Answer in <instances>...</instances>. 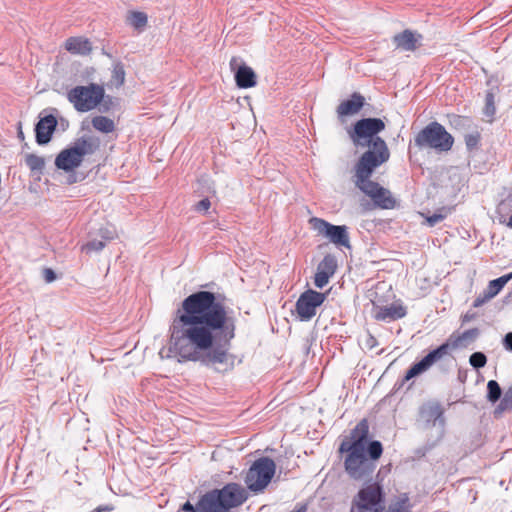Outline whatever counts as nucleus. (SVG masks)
Masks as SVG:
<instances>
[{"label":"nucleus","mask_w":512,"mask_h":512,"mask_svg":"<svg viewBox=\"0 0 512 512\" xmlns=\"http://www.w3.org/2000/svg\"><path fill=\"white\" fill-rule=\"evenodd\" d=\"M224 299L210 291L187 296L176 309L170 326L171 345L184 361H201L232 368L229 353L236 320Z\"/></svg>","instance_id":"obj_1"},{"label":"nucleus","mask_w":512,"mask_h":512,"mask_svg":"<svg viewBox=\"0 0 512 512\" xmlns=\"http://www.w3.org/2000/svg\"><path fill=\"white\" fill-rule=\"evenodd\" d=\"M369 424L367 419L360 420L340 442L338 454L348 477L354 481H363L372 477L376 461L383 454L380 441L369 442Z\"/></svg>","instance_id":"obj_2"},{"label":"nucleus","mask_w":512,"mask_h":512,"mask_svg":"<svg viewBox=\"0 0 512 512\" xmlns=\"http://www.w3.org/2000/svg\"><path fill=\"white\" fill-rule=\"evenodd\" d=\"M376 146L382 148L379 154L374 155L372 151H365L357 161L354 168L355 185L371 199L376 208L392 210L398 205L392 192L370 179L374 170L390 158V151L384 148L382 141L376 142Z\"/></svg>","instance_id":"obj_3"},{"label":"nucleus","mask_w":512,"mask_h":512,"mask_svg":"<svg viewBox=\"0 0 512 512\" xmlns=\"http://www.w3.org/2000/svg\"><path fill=\"white\" fill-rule=\"evenodd\" d=\"M385 127V122L380 118H363L356 121L347 133L355 146H369L367 151H372L376 155L382 151L380 146H376L379 140L382 141L384 148L388 149L386 142L378 136Z\"/></svg>","instance_id":"obj_4"},{"label":"nucleus","mask_w":512,"mask_h":512,"mask_svg":"<svg viewBox=\"0 0 512 512\" xmlns=\"http://www.w3.org/2000/svg\"><path fill=\"white\" fill-rule=\"evenodd\" d=\"M248 498L247 490L238 483H228L221 489L205 493V505L210 512H229L241 506Z\"/></svg>","instance_id":"obj_5"},{"label":"nucleus","mask_w":512,"mask_h":512,"mask_svg":"<svg viewBox=\"0 0 512 512\" xmlns=\"http://www.w3.org/2000/svg\"><path fill=\"white\" fill-rule=\"evenodd\" d=\"M99 148V138H82L73 147L62 150L55 159V165L64 171H73L81 165L84 156L94 154Z\"/></svg>","instance_id":"obj_6"},{"label":"nucleus","mask_w":512,"mask_h":512,"mask_svg":"<svg viewBox=\"0 0 512 512\" xmlns=\"http://www.w3.org/2000/svg\"><path fill=\"white\" fill-rule=\"evenodd\" d=\"M419 148H430L436 152H448L454 144L453 136L440 123L433 121L421 129L414 138Z\"/></svg>","instance_id":"obj_7"},{"label":"nucleus","mask_w":512,"mask_h":512,"mask_svg":"<svg viewBox=\"0 0 512 512\" xmlns=\"http://www.w3.org/2000/svg\"><path fill=\"white\" fill-rule=\"evenodd\" d=\"M105 97L102 85L90 83L78 85L67 92V99L78 112H89L96 109Z\"/></svg>","instance_id":"obj_8"},{"label":"nucleus","mask_w":512,"mask_h":512,"mask_svg":"<svg viewBox=\"0 0 512 512\" xmlns=\"http://www.w3.org/2000/svg\"><path fill=\"white\" fill-rule=\"evenodd\" d=\"M350 512H385V494L379 483L362 487L354 496Z\"/></svg>","instance_id":"obj_9"},{"label":"nucleus","mask_w":512,"mask_h":512,"mask_svg":"<svg viewBox=\"0 0 512 512\" xmlns=\"http://www.w3.org/2000/svg\"><path fill=\"white\" fill-rule=\"evenodd\" d=\"M275 472V462L269 457H261L248 469L244 482L251 492L261 493L269 485Z\"/></svg>","instance_id":"obj_10"},{"label":"nucleus","mask_w":512,"mask_h":512,"mask_svg":"<svg viewBox=\"0 0 512 512\" xmlns=\"http://www.w3.org/2000/svg\"><path fill=\"white\" fill-rule=\"evenodd\" d=\"M309 224L319 236L327 238L335 246L346 248L350 247V238L345 225H333L318 217L310 218Z\"/></svg>","instance_id":"obj_11"},{"label":"nucleus","mask_w":512,"mask_h":512,"mask_svg":"<svg viewBox=\"0 0 512 512\" xmlns=\"http://www.w3.org/2000/svg\"><path fill=\"white\" fill-rule=\"evenodd\" d=\"M326 299L324 293L309 289L303 292L296 302V312L302 321H308L316 314V309Z\"/></svg>","instance_id":"obj_12"},{"label":"nucleus","mask_w":512,"mask_h":512,"mask_svg":"<svg viewBox=\"0 0 512 512\" xmlns=\"http://www.w3.org/2000/svg\"><path fill=\"white\" fill-rule=\"evenodd\" d=\"M449 348V343H443L435 350L429 352L421 361L413 364L407 370L404 380L409 381L410 379L428 370L436 361L440 360L448 354Z\"/></svg>","instance_id":"obj_13"},{"label":"nucleus","mask_w":512,"mask_h":512,"mask_svg":"<svg viewBox=\"0 0 512 512\" xmlns=\"http://www.w3.org/2000/svg\"><path fill=\"white\" fill-rule=\"evenodd\" d=\"M365 105V97L354 92L349 98L342 100L336 107V114L340 122L344 123L348 117L357 115Z\"/></svg>","instance_id":"obj_14"},{"label":"nucleus","mask_w":512,"mask_h":512,"mask_svg":"<svg viewBox=\"0 0 512 512\" xmlns=\"http://www.w3.org/2000/svg\"><path fill=\"white\" fill-rule=\"evenodd\" d=\"M337 270V260L334 255L327 254L317 266L314 276V284L317 288H323Z\"/></svg>","instance_id":"obj_15"},{"label":"nucleus","mask_w":512,"mask_h":512,"mask_svg":"<svg viewBox=\"0 0 512 512\" xmlns=\"http://www.w3.org/2000/svg\"><path fill=\"white\" fill-rule=\"evenodd\" d=\"M237 62L238 58L232 57L229 63L231 70L235 72L234 77L236 85L242 89L252 88L256 86L257 76L254 70L245 64L240 65L236 69Z\"/></svg>","instance_id":"obj_16"},{"label":"nucleus","mask_w":512,"mask_h":512,"mask_svg":"<svg viewBox=\"0 0 512 512\" xmlns=\"http://www.w3.org/2000/svg\"><path fill=\"white\" fill-rule=\"evenodd\" d=\"M422 35L410 29L393 36L395 49L406 52H414L421 46Z\"/></svg>","instance_id":"obj_17"},{"label":"nucleus","mask_w":512,"mask_h":512,"mask_svg":"<svg viewBox=\"0 0 512 512\" xmlns=\"http://www.w3.org/2000/svg\"><path fill=\"white\" fill-rule=\"evenodd\" d=\"M406 314V307L401 303H392L387 306H375L373 310V317L377 321H395L405 317Z\"/></svg>","instance_id":"obj_18"},{"label":"nucleus","mask_w":512,"mask_h":512,"mask_svg":"<svg viewBox=\"0 0 512 512\" xmlns=\"http://www.w3.org/2000/svg\"><path fill=\"white\" fill-rule=\"evenodd\" d=\"M57 126V120L53 115H48L41 118L36 124V141L38 144H47L52 137V134Z\"/></svg>","instance_id":"obj_19"},{"label":"nucleus","mask_w":512,"mask_h":512,"mask_svg":"<svg viewBox=\"0 0 512 512\" xmlns=\"http://www.w3.org/2000/svg\"><path fill=\"white\" fill-rule=\"evenodd\" d=\"M64 47L69 53L76 55H88L92 51L91 42L82 36L67 38Z\"/></svg>","instance_id":"obj_20"},{"label":"nucleus","mask_w":512,"mask_h":512,"mask_svg":"<svg viewBox=\"0 0 512 512\" xmlns=\"http://www.w3.org/2000/svg\"><path fill=\"white\" fill-rule=\"evenodd\" d=\"M127 23L137 31H143L148 24V16L142 11H129L126 16Z\"/></svg>","instance_id":"obj_21"},{"label":"nucleus","mask_w":512,"mask_h":512,"mask_svg":"<svg viewBox=\"0 0 512 512\" xmlns=\"http://www.w3.org/2000/svg\"><path fill=\"white\" fill-rule=\"evenodd\" d=\"M91 123L93 128L101 133H112L115 130L114 121L106 116H95Z\"/></svg>","instance_id":"obj_22"},{"label":"nucleus","mask_w":512,"mask_h":512,"mask_svg":"<svg viewBox=\"0 0 512 512\" xmlns=\"http://www.w3.org/2000/svg\"><path fill=\"white\" fill-rule=\"evenodd\" d=\"M412 504L407 494L396 497L389 505L387 512H411Z\"/></svg>","instance_id":"obj_23"},{"label":"nucleus","mask_w":512,"mask_h":512,"mask_svg":"<svg viewBox=\"0 0 512 512\" xmlns=\"http://www.w3.org/2000/svg\"><path fill=\"white\" fill-rule=\"evenodd\" d=\"M125 75L123 64L116 63L112 69L109 85L116 88L121 87L125 82Z\"/></svg>","instance_id":"obj_24"},{"label":"nucleus","mask_w":512,"mask_h":512,"mask_svg":"<svg viewBox=\"0 0 512 512\" xmlns=\"http://www.w3.org/2000/svg\"><path fill=\"white\" fill-rule=\"evenodd\" d=\"M511 278L512 273L490 281L487 286L486 292L490 295V297H495Z\"/></svg>","instance_id":"obj_25"},{"label":"nucleus","mask_w":512,"mask_h":512,"mask_svg":"<svg viewBox=\"0 0 512 512\" xmlns=\"http://www.w3.org/2000/svg\"><path fill=\"white\" fill-rule=\"evenodd\" d=\"M487 391H488L487 399L490 402H492V403L497 402L500 399L501 394H502V390L500 388V385L495 380L488 381V383H487Z\"/></svg>","instance_id":"obj_26"},{"label":"nucleus","mask_w":512,"mask_h":512,"mask_svg":"<svg viewBox=\"0 0 512 512\" xmlns=\"http://www.w3.org/2000/svg\"><path fill=\"white\" fill-rule=\"evenodd\" d=\"M205 494L199 499L197 504L194 506L189 501L182 505V510L185 512H210L208 505H205Z\"/></svg>","instance_id":"obj_27"},{"label":"nucleus","mask_w":512,"mask_h":512,"mask_svg":"<svg viewBox=\"0 0 512 512\" xmlns=\"http://www.w3.org/2000/svg\"><path fill=\"white\" fill-rule=\"evenodd\" d=\"M25 163L32 171H41L45 165L44 159L35 154L26 155Z\"/></svg>","instance_id":"obj_28"},{"label":"nucleus","mask_w":512,"mask_h":512,"mask_svg":"<svg viewBox=\"0 0 512 512\" xmlns=\"http://www.w3.org/2000/svg\"><path fill=\"white\" fill-rule=\"evenodd\" d=\"M464 141L468 150L477 149L481 141V133L477 130L469 133L465 135Z\"/></svg>","instance_id":"obj_29"},{"label":"nucleus","mask_w":512,"mask_h":512,"mask_svg":"<svg viewBox=\"0 0 512 512\" xmlns=\"http://www.w3.org/2000/svg\"><path fill=\"white\" fill-rule=\"evenodd\" d=\"M105 247V242L101 240H91L84 244L81 247V250L86 252L87 254H90L92 252H98L103 250Z\"/></svg>","instance_id":"obj_30"},{"label":"nucleus","mask_w":512,"mask_h":512,"mask_svg":"<svg viewBox=\"0 0 512 512\" xmlns=\"http://www.w3.org/2000/svg\"><path fill=\"white\" fill-rule=\"evenodd\" d=\"M469 362L474 368H482L486 365L487 358L482 352H475L470 356Z\"/></svg>","instance_id":"obj_31"},{"label":"nucleus","mask_w":512,"mask_h":512,"mask_svg":"<svg viewBox=\"0 0 512 512\" xmlns=\"http://www.w3.org/2000/svg\"><path fill=\"white\" fill-rule=\"evenodd\" d=\"M425 412L427 413V416L429 419H433L436 421L438 418H440L443 414V409L440 404H430L426 407Z\"/></svg>","instance_id":"obj_32"},{"label":"nucleus","mask_w":512,"mask_h":512,"mask_svg":"<svg viewBox=\"0 0 512 512\" xmlns=\"http://www.w3.org/2000/svg\"><path fill=\"white\" fill-rule=\"evenodd\" d=\"M512 407V385L506 391L503 399L501 400L498 410H506Z\"/></svg>","instance_id":"obj_33"},{"label":"nucleus","mask_w":512,"mask_h":512,"mask_svg":"<svg viewBox=\"0 0 512 512\" xmlns=\"http://www.w3.org/2000/svg\"><path fill=\"white\" fill-rule=\"evenodd\" d=\"M211 207V202L208 198H204L194 205V210L199 213H207Z\"/></svg>","instance_id":"obj_34"},{"label":"nucleus","mask_w":512,"mask_h":512,"mask_svg":"<svg viewBox=\"0 0 512 512\" xmlns=\"http://www.w3.org/2000/svg\"><path fill=\"white\" fill-rule=\"evenodd\" d=\"M470 118L466 117V116H454V119L452 121V124L455 126V128H458V127H469L470 126Z\"/></svg>","instance_id":"obj_35"},{"label":"nucleus","mask_w":512,"mask_h":512,"mask_svg":"<svg viewBox=\"0 0 512 512\" xmlns=\"http://www.w3.org/2000/svg\"><path fill=\"white\" fill-rule=\"evenodd\" d=\"M491 299H492V297H490V295L485 290L482 294H480L479 296L476 297V299L474 300L473 306L475 308L481 307L482 305H484L486 302H488Z\"/></svg>","instance_id":"obj_36"},{"label":"nucleus","mask_w":512,"mask_h":512,"mask_svg":"<svg viewBox=\"0 0 512 512\" xmlns=\"http://www.w3.org/2000/svg\"><path fill=\"white\" fill-rule=\"evenodd\" d=\"M495 112L494 96L492 93H488L486 96V114L492 115Z\"/></svg>","instance_id":"obj_37"},{"label":"nucleus","mask_w":512,"mask_h":512,"mask_svg":"<svg viewBox=\"0 0 512 512\" xmlns=\"http://www.w3.org/2000/svg\"><path fill=\"white\" fill-rule=\"evenodd\" d=\"M445 218L444 214L441 213H435L431 216L426 217V222L429 226H434L437 223L441 222Z\"/></svg>","instance_id":"obj_38"},{"label":"nucleus","mask_w":512,"mask_h":512,"mask_svg":"<svg viewBox=\"0 0 512 512\" xmlns=\"http://www.w3.org/2000/svg\"><path fill=\"white\" fill-rule=\"evenodd\" d=\"M44 278L46 282L50 283L56 279V275L52 269L46 268L44 270Z\"/></svg>","instance_id":"obj_39"},{"label":"nucleus","mask_w":512,"mask_h":512,"mask_svg":"<svg viewBox=\"0 0 512 512\" xmlns=\"http://www.w3.org/2000/svg\"><path fill=\"white\" fill-rule=\"evenodd\" d=\"M503 343L507 350L512 351V332L505 335Z\"/></svg>","instance_id":"obj_40"},{"label":"nucleus","mask_w":512,"mask_h":512,"mask_svg":"<svg viewBox=\"0 0 512 512\" xmlns=\"http://www.w3.org/2000/svg\"><path fill=\"white\" fill-rule=\"evenodd\" d=\"M100 233L102 238L106 241L114 239V233L108 229H100Z\"/></svg>","instance_id":"obj_41"},{"label":"nucleus","mask_w":512,"mask_h":512,"mask_svg":"<svg viewBox=\"0 0 512 512\" xmlns=\"http://www.w3.org/2000/svg\"><path fill=\"white\" fill-rule=\"evenodd\" d=\"M113 510L111 505H101L93 509L91 512H110Z\"/></svg>","instance_id":"obj_42"},{"label":"nucleus","mask_w":512,"mask_h":512,"mask_svg":"<svg viewBox=\"0 0 512 512\" xmlns=\"http://www.w3.org/2000/svg\"><path fill=\"white\" fill-rule=\"evenodd\" d=\"M475 334H476L475 330H468V331L464 332L461 337L458 338L457 342L466 337H474Z\"/></svg>","instance_id":"obj_43"},{"label":"nucleus","mask_w":512,"mask_h":512,"mask_svg":"<svg viewBox=\"0 0 512 512\" xmlns=\"http://www.w3.org/2000/svg\"><path fill=\"white\" fill-rule=\"evenodd\" d=\"M307 508L305 505H301L299 508L294 510L293 512H306Z\"/></svg>","instance_id":"obj_44"},{"label":"nucleus","mask_w":512,"mask_h":512,"mask_svg":"<svg viewBox=\"0 0 512 512\" xmlns=\"http://www.w3.org/2000/svg\"><path fill=\"white\" fill-rule=\"evenodd\" d=\"M506 225H507L509 228H511V229H512V214L509 216V218H508V221H507Z\"/></svg>","instance_id":"obj_45"}]
</instances>
